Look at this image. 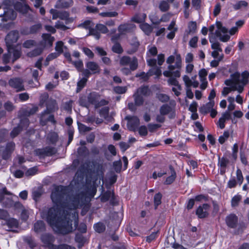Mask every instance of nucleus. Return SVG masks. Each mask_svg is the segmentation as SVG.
<instances>
[{"instance_id":"1","label":"nucleus","mask_w":249,"mask_h":249,"mask_svg":"<svg viewBox=\"0 0 249 249\" xmlns=\"http://www.w3.org/2000/svg\"><path fill=\"white\" fill-rule=\"evenodd\" d=\"M51 198L54 206L48 210L47 222L55 232L67 233L72 229L70 221L71 211L86 204L87 194L82 191L73 195L69 186L54 185Z\"/></svg>"},{"instance_id":"2","label":"nucleus","mask_w":249,"mask_h":249,"mask_svg":"<svg viewBox=\"0 0 249 249\" xmlns=\"http://www.w3.org/2000/svg\"><path fill=\"white\" fill-rule=\"evenodd\" d=\"M175 51L176 56L171 55L166 59L168 66V70L165 71L163 74L165 77L174 76L179 77L180 76V71L182 67V59L179 53H177Z\"/></svg>"},{"instance_id":"3","label":"nucleus","mask_w":249,"mask_h":249,"mask_svg":"<svg viewBox=\"0 0 249 249\" xmlns=\"http://www.w3.org/2000/svg\"><path fill=\"white\" fill-rule=\"evenodd\" d=\"M89 162H86L85 164L81 165L78 169L76 175L78 176H80L81 177H83L84 174L86 172H90L96 174L97 175L103 174L104 172V168L102 163H100L96 161H92V164L93 166V168L89 169Z\"/></svg>"},{"instance_id":"4","label":"nucleus","mask_w":249,"mask_h":249,"mask_svg":"<svg viewBox=\"0 0 249 249\" xmlns=\"http://www.w3.org/2000/svg\"><path fill=\"white\" fill-rule=\"evenodd\" d=\"M19 33L17 30L10 32L6 36L5 42L9 52H11V49H13V44L16 43L19 38Z\"/></svg>"},{"instance_id":"5","label":"nucleus","mask_w":249,"mask_h":249,"mask_svg":"<svg viewBox=\"0 0 249 249\" xmlns=\"http://www.w3.org/2000/svg\"><path fill=\"white\" fill-rule=\"evenodd\" d=\"M9 86L16 90V92H20L25 90L24 80L20 77H13L8 81Z\"/></svg>"},{"instance_id":"6","label":"nucleus","mask_w":249,"mask_h":249,"mask_svg":"<svg viewBox=\"0 0 249 249\" xmlns=\"http://www.w3.org/2000/svg\"><path fill=\"white\" fill-rule=\"evenodd\" d=\"M36 154L40 158L50 157L56 153L55 148L51 146H46L43 148L37 149L35 151Z\"/></svg>"},{"instance_id":"7","label":"nucleus","mask_w":249,"mask_h":249,"mask_svg":"<svg viewBox=\"0 0 249 249\" xmlns=\"http://www.w3.org/2000/svg\"><path fill=\"white\" fill-rule=\"evenodd\" d=\"M71 217L73 218L74 219V225L75 229H77V230L81 233H86L87 232V225L84 223H81L78 225L79 220H78V217L77 214H76L75 212H74L72 213H71L70 221L71 222V223L72 224V220L71 219ZM71 227H72V228H73L72 226H71ZM72 230H73V229H72ZM72 231H70L69 233L72 232ZM68 233H69V232H68ZM67 234H68V233H67ZM65 234H67V233H66Z\"/></svg>"},{"instance_id":"8","label":"nucleus","mask_w":249,"mask_h":249,"mask_svg":"<svg viewBox=\"0 0 249 249\" xmlns=\"http://www.w3.org/2000/svg\"><path fill=\"white\" fill-rule=\"evenodd\" d=\"M41 240L44 244L45 246L49 249H55V245L53 244L55 238L52 234H43L41 236Z\"/></svg>"},{"instance_id":"9","label":"nucleus","mask_w":249,"mask_h":249,"mask_svg":"<svg viewBox=\"0 0 249 249\" xmlns=\"http://www.w3.org/2000/svg\"><path fill=\"white\" fill-rule=\"evenodd\" d=\"M210 208L211 206L209 204L204 203L199 206L196 209V214L199 218H206L209 215V211Z\"/></svg>"},{"instance_id":"10","label":"nucleus","mask_w":249,"mask_h":249,"mask_svg":"<svg viewBox=\"0 0 249 249\" xmlns=\"http://www.w3.org/2000/svg\"><path fill=\"white\" fill-rule=\"evenodd\" d=\"M42 41H40V46L44 48L46 47H50L53 46V42L54 41V37L50 34L44 33L42 35Z\"/></svg>"},{"instance_id":"11","label":"nucleus","mask_w":249,"mask_h":249,"mask_svg":"<svg viewBox=\"0 0 249 249\" xmlns=\"http://www.w3.org/2000/svg\"><path fill=\"white\" fill-rule=\"evenodd\" d=\"M169 77V78L167 80L168 84L175 86V87L172 88V90L176 96H179L180 94V91L181 89V88L180 85L179 84L178 81L176 79L177 77L174 76H170Z\"/></svg>"},{"instance_id":"12","label":"nucleus","mask_w":249,"mask_h":249,"mask_svg":"<svg viewBox=\"0 0 249 249\" xmlns=\"http://www.w3.org/2000/svg\"><path fill=\"white\" fill-rule=\"evenodd\" d=\"M42 26L41 23H37L31 26L29 29L26 28L23 29L21 31V34L25 35L36 34L38 33L42 29Z\"/></svg>"},{"instance_id":"13","label":"nucleus","mask_w":249,"mask_h":249,"mask_svg":"<svg viewBox=\"0 0 249 249\" xmlns=\"http://www.w3.org/2000/svg\"><path fill=\"white\" fill-rule=\"evenodd\" d=\"M46 109L44 110L47 113H52L58 109V107L55 100L50 99L46 104Z\"/></svg>"},{"instance_id":"14","label":"nucleus","mask_w":249,"mask_h":249,"mask_svg":"<svg viewBox=\"0 0 249 249\" xmlns=\"http://www.w3.org/2000/svg\"><path fill=\"white\" fill-rule=\"evenodd\" d=\"M226 222L229 227L231 228H235L237 226L238 217L234 214H230L226 217Z\"/></svg>"},{"instance_id":"15","label":"nucleus","mask_w":249,"mask_h":249,"mask_svg":"<svg viewBox=\"0 0 249 249\" xmlns=\"http://www.w3.org/2000/svg\"><path fill=\"white\" fill-rule=\"evenodd\" d=\"M86 67L92 74H98L100 72V66L96 62L89 61L86 64Z\"/></svg>"},{"instance_id":"16","label":"nucleus","mask_w":249,"mask_h":249,"mask_svg":"<svg viewBox=\"0 0 249 249\" xmlns=\"http://www.w3.org/2000/svg\"><path fill=\"white\" fill-rule=\"evenodd\" d=\"M100 99V94L96 92L93 91L89 93L87 96V99L90 105L94 106L95 108Z\"/></svg>"},{"instance_id":"17","label":"nucleus","mask_w":249,"mask_h":249,"mask_svg":"<svg viewBox=\"0 0 249 249\" xmlns=\"http://www.w3.org/2000/svg\"><path fill=\"white\" fill-rule=\"evenodd\" d=\"M240 74L235 72L230 75L231 79H226L224 83L226 86H231L233 84H239Z\"/></svg>"},{"instance_id":"18","label":"nucleus","mask_w":249,"mask_h":249,"mask_svg":"<svg viewBox=\"0 0 249 249\" xmlns=\"http://www.w3.org/2000/svg\"><path fill=\"white\" fill-rule=\"evenodd\" d=\"M136 29V25L132 23H125L121 24L118 27V31L120 32L130 33L133 32Z\"/></svg>"},{"instance_id":"19","label":"nucleus","mask_w":249,"mask_h":249,"mask_svg":"<svg viewBox=\"0 0 249 249\" xmlns=\"http://www.w3.org/2000/svg\"><path fill=\"white\" fill-rule=\"evenodd\" d=\"M3 9V12H0V17H4L5 18H7L8 19H10L11 20H14L16 18V12L12 9H6L5 10L4 7H2Z\"/></svg>"},{"instance_id":"20","label":"nucleus","mask_w":249,"mask_h":249,"mask_svg":"<svg viewBox=\"0 0 249 249\" xmlns=\"http://www.w3.org/2000/svg\"><path fill=\"white\" fill-rule=\"evenodd\" d=\"M140 124V120L137 116H133L128 121V125L130 130L135 131Z\"/></svg>"},{"instance_id":"21","label":"nucleus","mask_w":249,"mask_h":249,"mask_svg":"<svg viewBox=\"0 0 249 249\" xmlns=\"http://www.w3.org/2000/svg\"><path fill=\"white\" fill-rule=\"evenodd\" d=\"M169 168L171 172V175L166 178L164 182V184L166 185L172 184L175 181L177 177L176 172L174 167L172 165H170Z\"/></svg>"},{"instance_id":"22","label":"nucleus","mask_w":249,"mask_h":249,"mask_svg":"<svg viewBox=\"0 0 249 249\" xmlns=\"http://www.w3.org/2000/svg\"><path fill=\"white\" fill-rule=\"evenodd\" d=\"M72 0H58L55 7L57 8H68L72 5Z\"/></svg>"},{"instance_id":"23","label":"nucleus","mask_w":249,"mask_h":249,"mask_svg":"<svg viewBox=\"0 0 249 249\" xmlns=\"http://www.w3.org/2000/svg\"><path fill=\"white\" fill-rule=\"evenodd\" d=\"M214 105V101H209L208 103L200 107V112L203 114H206L213 108Z\"/></svg>"},{"instance_id":"24","label":"nucleus","mask_w":249,"mask_h":249,"mask_svg":"<svg viewBox=\"0 0 249 249\" xmlns=\"http://www.w3.org/2000/svg\"><path fill=\"white\" fill-rule=\"evenodd\" d=\"M229 162V160L225 157L220 158L219 157L218 159V165L221 167L220 173L223 174L225 172L226 168Z\"/></svg>"},{"instance_id":"25","label":"nucleus","mask_w":249,"mask_h":249,"mask_svg":"<svg viewBox=\"0 0 249 249\" xmlns=\"http://www.w3.org/2000/svg\"><path fill=\"white\" fill-rule=\"evenodd\" d=\"M45 230V225L43 221L39 220L34 224V231L36 233L44 231Z\"/></svg>"},{"instance_id":"26","label":"nucleus","mask_w":249,"mask_h":249,"mask_svg":"<svg viewBox=\"0 0 249 249\" xmlns=\"http://www.w3.org/2000/svg\"><path fill=\"white\" fill-rule=\"evenodd\" d=\"M146 18V15L144 13L136 14L131 18V21L136 23H142L145 21Z\"/></svg>"},{"instance_id":"27","label":"nucleus","mask_w":249,"mask_h":249,"mask_svg":"<svg viewBox=\"0 0 249 249\" xmlns=\"http://www.w3.org/2000/svg\"><path fill=\"white\" fill-rule=\"evenodd\" d=\"M114 194L113 192H111L110 190H107L104 192L101 196V201L103 202H106L107 201L110 197L112 199H113Z\"/></svg>"},{"instance_id":"28","label":"nucleus","mask_w":249,"mask_h":249,"mask_svg":"<svg viewBox=\"0 0 249 249\" xmlns=\"http://www.w3.org/2000/svg\"><path fill=\"white\" fill-rule=\"evenodd\" d=\"M209 40L212 44L211 48L214 50H217L220 52H222V48L220 47V44L218 42H215V38L214 36H210Z\"/></svg>"},{"instance_id":"29","label":"nucleus","mask_w":249,"mask_h":249,"mask_svg":"<svg viewBox=\"0 0 249 249\" xmlns=\"http://www.w3.org/2000/svg\"><path fill=\"white\" fill-rule=\"evenodd\" d=\"M140 28L147 35H149L153 30L151 26L145 22L141 24Z\"/></svg>"},{"instance_id":"30","label":"nucleus","mask_w":249,"mask_h":249,"mask_svg":"<svg viewBox=\"0 0 249 249\" xmlns=\"http://www.w3.org/2000/svg\"><path fill=\"white\" fill-rule=\"evenodd\" d=\"M136 92L143 96H148L149 95L150 90L147 86H141L137 89Z\"/></svg>"},{"instance_id":"31","label":"nucleus","mask_w":249,"mask_h":249,"mask_svg":"<svg viewBox=\"0 0 249 249\" xmlns=\"http://www.w3.org/2000/svg\"><path fill=\"white\" fill-rule=\"evenodd\" d=\"M13 54V58L12 59V63H14L15 61L18 59L21 55V52L20 50L16 49L13 46V49H11V54Z\"/></svg>"},{"instance_id":"32","label":"nucleus","mask_w":249,"mask_h":249,"mask_svg":"<svg viewBox=\"0 0 249 249\" xmlns=\"http://www.w3.org/2000/svg\"><path fill=\"white\" fill-rule=\"evenodd\" d=\"M38 107L37 106H33V107L31 108L29 107L25 108L23 111V113L25 116H29L30 115L35 114L38 111Z\"/></svg>"},{"instance_id":"33","label":"nucleus","mask_w":249,"mask_h":249,"mask_svg":"<svg viewBox=\"0 0 249 249\" xmlns=\"http://www.w3.org/2000/svg\"><path fill=\"white\" fill-rule=\"evenodd\" d=\"M58 139V136L55 132H50L47 136V140L52 144H55Z\"/></svg>"},{"instance_id":"34","label":"nucleus","mask_w":249,"mask_h":249,"mask_svg":"<svg viewBox=\"0 0 249 249\" xmlns=\"http://www.w3.org/2000/svg\"><path fill=\"white\" fill-rule=\"evenodd\" d=\"M164 17H166V16L164 15L160 19H159L156 15L153 14L149 16V18L153 24L158 25L161 21H165L164 20Z\"/></svg>"},{"instance_id":"35","label":"nucleus","mask_w":249,"mask_h":249,"mask_svg":"<svg viewBox=\"0 0 249 249\" xmlns=\"http://www.w3.org/2000/svg\"><path fill=\"white\" fill-rule=\"evenodd\" d=\"M172 108L170 106L167 104H164L161 106L160 109V114L166 115L169 114L171 111Z\"/></svg>"},{"instance_id":"36","label":"nucleus","mask_w":249,"mask_h":249,"mask_svg":"<svg viewBox=\"0 0 249 249\" xmlns=\"http://www.w3.org/2000/svg\"><path fill=\"white\" fill-rule=\"evenodd\" d=\"M148 73L149 74L150 76L155 75L157 77H159L161 75L160 68L157 67H153L149 70Z\"/></svg>"},{"instance_id":"37","label":"nucleus","mask_w":249,"mask_h":249,"mask_svg":"<svg viewBox=\"0 0 249 249\" xmlns=\"http://www.w3.org/2000/svg\"><path fill=\"white\" fill-rule=\"evenodd\" d=\"M162 195L160 193H158L155 194L154 197V203L155 209H157L158 207L161 203Z\"/></svg>"},{"instance_id":"38","label":"nucleus","mask_w":249,"mask_h":249,"mask_svg":"<svg viewBox=\"0 0 249 249\" xmlns=\"http://www.w3.org/2000/svg\"><path fill=\"white\" fill-rule=\"evenodd\" d=\"M93 228L94 230L98 233L103 232L106 230L105 225L101 222L95 224L93 226Z\"/></svg>"},{"instance_id":"39","label":"nucleus","mask_w":249,"mask_h":249,"mask_svg":"<svg viewBox=\"0 0 249 249\" xmlns=\"http://www.w3.org/2000/svg\"><path fill=\"white\" fill-rule=\"evenodd\" d=\"M133 97L134 98V101L136 105L139 106L143 104V98L141 95L136 92L133 94Z\"/></svg>"},{"instance_id":"40","label":"nucleus","mask_w":249,"mask_h":249,"mask_svg":"<svg viewBox=\"0 0 249 249\" xmlns=\"http://www.w3.org/2000/svg\"><path fill=\"white\" fill-rule=\"evenodd\" d=\"M6 225L10 228H16L18 227V222L15 218H9L6 221Z\"/></svg>"},{"instance_id":"41","label":"nucleus","mask_w":249,"mask_h":249,"mask_svg":"<svg viewBox=\"0 0 249 249\" xmlns=\"http://www.w3.org/2000/svg\"><path fill=\"white\" fill-rule=\"evenodd\" d=\"M109 108L108 107H105L100 109L99 113L100 116L107 119L108 117Z\"/></svg>"},{"instance_id":"42","label":"nucleus","mask_w":249,"mask_h":249,"mask_svg":"<svg viewBox=\"0 0 249 249\" xmlns=\"http://www.w3.org/2000/svg\"><path fill=\"white\" fill-rule=\"evenodd\" d=\"M44 48L41 46L35 48L34 50L29 53L31 56H36L40 55L44 50Z\"/></svg>"},{"instance_id":"43","label":"nucleus","mask_w":249,"mask_h":249,"mask_svg":"<svg viewBox=\"0 0 249 249\" xmlns=\"http://www.w3.org/2000/svg\"><path fill=\"white\" fill-rule=\"evenodd\" d=\"M112 51L118 54H121L123 52V49L121 44L117 42H116L112 46Z\"/></svg>"},{"instance_id":"44","label":"nucleus","mask_w":249,"mask_h":249,"mask_svg":"<svg viewBox=\"0 0 249 249\" xmlns=\"http://www.w3.org/2000/svg\"><path fill=\"white\" fill-rule=\"evenodd\" d=\"M96 29L98 30V32L102 34H107L108 32V30L107 26L102 24H97L96 25Z\"/></svg>"},{"instance_id":"45","label":"nucleus","mask_w":249,"mask_h":249,"mask_svg":"<svg viewBox=\"0 0 249 249\" xmlns=\"http://www.w3.org/2000/svg\"><path fill=\"white\" fill-rule=\"evenodd\" d=\"M87 79L86 78H82L80 80H79L77 84V92H79L82 90V89L85 86L87 82Z\"/></svg>"},{"instance_id":"46","label":"nucleus","mask_w":249,"mask_h":249,"mask_svg":"<svg viewBox=\"0 0 249 249\" xmlns=\"http://www.w3.org/2000/svg\"><path fill=\"white\" fill-rule=\"evenodd\" d=\"M47 112L45 111H43L40 114V124L42 126L46 125L47 123L48 117L46 116V114H48Z\"/></svg>"},{"instance_id":"47","label":"nucleus","mask_w":249,"mask_h":249,"mask_svg":"<svg viewBox=\"0 0 249 249\" xmlns=\"http://www.w3.org/2000/svg\"><path fill=\"white\" fill-rule=\"evenodd\" d=\"M63 47L64 43L62 41H59L56 43L55 50L59 55L63 52Z\"/></svg>"},{"instance_id":"48","label":"nucleus","mask_w":249,"mask_h":249,"mask_svg":"<svg viewBox=\"0 0 249 249\" xmlns=\"http://www.w3.org/2000/svg\"><path fill=\"white\" fill-rule=\"evenodd\" d=\"M113 91L117 94H124L127 90V87L116 86L113 89Z\"/></svg>"},{"instance_id":"49","label":"nucleus","mask_w":249,"mask_h":249,"mask_svg":"<svg viewBox=\"0 0 249 249\" xmlns=\"http://www.w3.org/2000/svg\"><path fill=\"white\" fill-rule=\"evenodd\" d=\"M170 5L168 2L162 0L160 1L159 4V9L162 12H166L169 9Z\"/></svg>"},{"instance_id":"50","label":"nucleus","mask_w":249,"mask_h":249,"mask_svg":"<svg viewBox=\"0 0 249 249\" xmlns=\"http://www.w3.org/2000/svg\"><path fill=\"white\" fill-rule=\"evenodd\" d=\"M89 35L94 36L96 39H99L101 37L100 34L96 29V26L94 28L89 29Z\"/></svg>"},{"instance_id":"51","label":"nucleus","mask_w":249,"mask_h":249,"mask_svg":"<svg viewBox=\"0 0 249 249\" xmlns=\"http://www.w3.org/2000/svg\"><path fill=\"white\" fill-rule=\"evenodd\" d=\"M71 63L75 67L78 71H83V63L81 60H78L75 61H72Z\"/></svg>"},{"instance_id":"52","label":"nucleus","mask_w":249,"mask_h":249,"mask_svg":"<svg viewBox=\"0 0 249 249\" xmlns=\"http://www.w3.org/2000/svg\"><path fill=\"white\" fill-rule=\"evenodd\" d=\"M3 107L5 108V109L8 112H11L13 111L15 108V107L14 106L13 104L11 101H9L6 102L4 104Z\"/></svg>"},{"instance_id":"53","label":"nucleus","mask_w":249,"mask_h":249,"mask_svg":"<svg viewBox=\"0 0 249 249\" xmlns=\"http://www.w3.org/2000/svg\"><path fill=\"white\" fill-rule=\"evenodd\" d=\"M122 163L120 160L117 161H115L113 163V168L117 173L120 172L122 168Z\"/></svg>"},{"instance_id":"54","label":"nucleus","mask_w":249,"mask_h":249,"mask_svg":"<svg viewBox=\"0 0 249 249\" xmlns=\"http://www.w3.org/2000/svg\"><path fill=\"white\" fill-rule=\"evenodd\" d=\"M36 42L34 40L29 39L24 42L22 46L25 48H30L36 45Z\"/></svg>"},{"instance_id":"55","label":"nucleus","mask_w":249,"mask_h":249,"mask_svg":"<svg viewBox=\"0 0 249 249\" xmlns=\"http://www.w3.org/2000/svg\"><path fill=\"white\" fill-rule=\"evenodd\" d=\"M24 240L32 249L36 246V243L31 237H27L24 239Z\"/></svg>"},{"instance_id":"56","label":"nucleus","mask_w":249,"mask_h":249,"mask_svg":"<svg viewBox=\"0 0 249 249\" xmlns=\"http://www.w3.org/2000/svg\"><path fill=\"white\" fill-rule=\"evenodd\" d=\"M29 124V120L27 118H21L20 119V123L18 125H20L21 129L24 128H27Z\"/></svg>"},{"instance_id":"57","label":"nucleus","mask_w":249,"mask_h":249,"mask_svg":"<svg viewBox=\"0 0 249 249\" xmlns=\"http://www.w3.org/2000/svg\"><path fill=\"white\" fill-rule=\"evenodd\" d=\"M75 240L77 243L83 245L86 241V239L82 234L76 233L75 237Z\"/></svg>"},{"instance_id":"58","label":"nucleus","mask_w":249,"mask_h":249,"mask_svg":"<svg viewBox=\"0 0 249 249\" xmlns=\"http://www.w3.org/2000/svg\"><path fill=\"white\" fill-rule=\"evenodd\" d=\"M230 133L228 131H225L223 135L220 136L218 138V142L220 144H223L225 141L229 137Z\"/></svg>"},{"instance_id":"59","label":"nucleus","mask_w":249,"mask_h":249,"mask_svg":"<svg viewBox=\"0 0 249 249\" xmlns=\"http://www.w3.org/2000/svg\"><path fill=\"white\" fill-rule=\"evenodd\" d=\"M248 5V3L246 1H239L233 5V8L235 10H239L242 7H245Z\"/></svg>"},{"instance_id":"60","label":"nucleus","mask_w":249,"mask_h":249,"mask_svg":"<svg viewBox=\"0 0 249 249\" xmlns=\"http://www.w3.org/2000/svg\"><path fill=\"white\" fill-rule=\"evenodd\" d=\"M21 130L22 129L21 127H20V125H18L17 127L14 128V129L11 132L10 136L12 138L16 137L18 135Z\"/></svg>"},{"instance_id":"61","label":"nucleus","mask_w":249,"mask_h":249,"mask_svg":"<svg viewBox=\"0 0 249 249\" xmlns=\"http://www.w3.org/2000/svg\"><path fill=\"white\" fill-rule=\"evenodd\" d=\"M131 58L128 56H123L120 60V64L121 66H126L130 63Z\"/></svg>"},{"instance_id":"62","label":"nucleus","mask_w":249,"mask_h":249,"mask_svg":"<svg viewBox=\"0 0 249 249\" xmlns=\"http://www.w3.org/2000/svg\"><path fill=\"white\" fill-rule=\"evenodd\" d=\"M73 101L70 100L65 102L63 105V108L68 112H71L72 110Z\"/></svg>"},{"instance_id":"63","label":"nucleus","mask_w":249,"mask_h":249,"mask_svg":"<svg viewBox=\"0 0 249 249\" xmlns=\"http://www.w3.org/2000/svg\"><path fill=\"white\" fill-rule=\"evenodd\" d=\"M58 18L62 20H65L66 21V23H67L69 19V14L66 11L60 12Z\"/></svg>"},{"instance_id":"64","label":"nucleus","mask_w":249,"mask_h":249,"mask_svg":"<svg viewBox=\"0 0 249 249\" xmlns=\"http://www.w3.org/2000/svg\"><path fill=\"white\" fill-rule=\"evenodd\" d=\"M242 81L241 82L244 84L246 85L248 82V78L249 77V72L245 71L241 73Z\"/></svg>"}]
</instances>
